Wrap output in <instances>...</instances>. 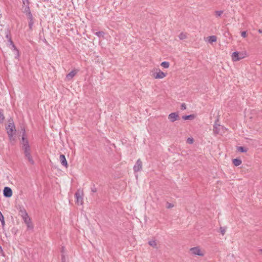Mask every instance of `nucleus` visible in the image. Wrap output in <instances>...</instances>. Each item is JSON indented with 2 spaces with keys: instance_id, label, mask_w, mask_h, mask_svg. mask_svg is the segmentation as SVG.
<instances>
[{
  "instance_id": "nucleus-1",
  "label": "nucleus",
  "mask_w": 262,
  "mask_h": 262,
  "mask_svg": "<svg viewBox=\"0 0 262 262\" xmlns=\"http://www.w3.org/2000/svg\"><path fill=\"white\" fill-rule=\"evenodd\" d=\"M151 76L156 79H162L167 76V73L162 71L159 68H154L150 72Z\"/></svg>"
},
{
  "instance_id": "nucleus-2",
  "label": "nucleus",
  "mask_w": 262,
  "mask_h": 262,
  "mask_svg": "<svg viewBox=\"0 0 262 262\" xmlns=\"http://www.w3.org/2000/svg\"><path fill=\"white\" fill-rule=\"evenodd\" d=\"M248 56L246 51H235L231 55V60L233 62H237Z\"/></svg>"
},
{
  "instance_id": "nucleus-3",
  "label": "nucleus",
  "mask_w": 262,
  "mask_h": 262,
  "mask_svg": "<svg viewBox=\"0 0 262 262\" xmlns=\"http://www.w3.org/2000/svg\"><path fill=\"white\" fill-rule=\"evenodd\" d=\"M189 252L192 256H198L201 257H204L206 254L205 250L200 246L191 247L189 249Z\"/></svg>"
},
{
  "instance_id": "nucleus-4",
  "label": "nucleus",
  "mask_w": 262,
  "mask_h": 262,
  "mask_svg": "<svg viewBox=\"0 0 262 262\" xmlns=\"http://www.w3.org/2000/svg\"><path fill=\"white\" fill-rule=\"evenodd\" d=\"M22 144L23 149L24 150L26 156L28 158L29 160H31L32 159L30 152V148L29 145L28 141L24 136L22 137Z\"/></svg>"
},
{
  "instance_id": "nucleus-5",
  "label": "nucleus",
  "mask_w": 262,
  "mask_h": 262,
  "mask_svg": "<svg viewBox=\"0 0 262 262\" xmlns=\"http://www.w3.org/2000/svg\"><path fill=\"white\" fill-rule=\"evenodd\" d=\"M7 133L10 138H12L16 133V129L14 123L12 121H9L6 127Z\"/></svg>"
},
{
  "instance_id": "nucleus-6",
  "label": "nucleus",
  "mask_w": 262,
  "mask_h": 262,
  "mask_svg": "<svg viewBox=\"0 0 262 262\" xmlns=\"http://www.w3.org/2000/svg\"><path fill=\"white\" fill-rule=\"evenodd\" d=\"M168 119L170 122L179 121L180 119L179 112L171 113L168 115Z\"/></svg>"
},
{
  "instance_id": "nucleus-7",
  "label": "nucleus",
  "mask_w": 262,
  "mask_h": 262,
  "mask_svg": "<svg viewBox=\"0 0 262 262\" xmlns=\"http://www.w3.org/2000/svg\"><path fill=\"white\" fill-rule=\"evenodd\" d=\"M148 244L154 249H158L160 247L159 242L155 238L150 239L148 242Z\"/></svg>"
},
{
  "instance_id": "nucleus-8",
  "label": "nucleus",
  "mask_w": 262,
  "mask_h": 262,
  "mask_svg": "<svg viewBox=\"0 0 262 262\" xmlns=\"http://www.w3.org/2000/svg\"><path fill=\"white\" fill-rule=\"evenodd\" d=\"M227 129L223 126L220 125H215L214 127L213 131L215 134H224Z\"/></svg>"
},
{
  "instance_id": "nucleus-9",
  "label": "nucleus",
  "mask_w": 262,
  "mask_h": 262,
  "mask_svg": "<svg viewBox=\"0 0 262 262\" xmlns=\"http://www.w3.org/2000/svg\"><path fill=\"white\" fill-rule=\"evenodd\" d=\"M142 168V162L140 159H139L136 162L134 166V170L135 172L140 171Z\"/></svg>"
},
{
  "instance_id": "nucleus-10",
  "label": "nucleus",
  "mask_w": 262,
  "mask_h": 262,
  "mask_svg": "<svg viewBox=\"0 0 262 262\" xmlns=\"http://www.w3.org/2000/svg\"><path fill=\"white\" fill-rule=\"evenodd\" d=\"M4 195L7 198H10L12 195V191L11 189L8 187H6L4 189Z\"/></svg>"
},
{
  "instance_id": "nucleus-11",
  "label": "nucleus",
  "mask_w": 262,
  "mask_h": 262,
  "mask_svg": "<svg viewBox=\"0 0 262 262\" xmlns=\"http://www.w3.org/2000/svg\"><path fill=\"white\" fill-rule=\"evenodd\" d=\"M24 222L26 223V224L27 225L28 228H32L33 226L31 223V221L28 215L24 216L23 217Z\"/></svg>"
},
{
  "instance_id": "nucleus-12",
  "label": "nucleus",
  "mask_w": 262,
  "mask_h": 262,
  "mask_svg": "<svg viewBox=\"0 0 262 262\" xmlns=\"http://www.w3.org/2000/svg\"><path fill=\"white\" fill-rule=\"evenodd\" d=\"M59 159L61 164L67 167L68 165L65 156L63 155H61L59 157Z\"/></svg>"
},
{
  "instance_id": "nucleus-13",
  "label": "nucleus",
  "mask_w": 262,
  "mask_h": 262,
  "mask_svg": "<svg viewBox=\"0 0 262 262\" xmlns=\"http://www.w3.org/2000/svg\"><path fill=\"white\" fill-rule=\"evenodd\" d=\"M232 162L233 164L235 166H238L242 163V161L241 159L238 158H235L232 160Z\"/></svg>"
},
{
  "instance_id": "nucleus-14",
  "label": "nucleus",
  "mask_w": 262,
  "mask_h": 262,
  "mask_svg": "<svg viewBox=\"0 0 262 262\" xmlns=\"http://www.w3.org/2000/svg\"><path fill=\"white\" fill-rule=\"evenodd\" d=\"M76 71H72L71 72H70L67 76H66V78L68 80H71L73 77L76 75Z\"/></svg>"
},
{
  "instance_id": "nucleus-15",
  "label": "nucleus",
  "mask_w": 262,
  "mask_h": 262,
  "mask_svg": "<svg viewBox=\"0 0 262 262\" xmlns=\"http://www.w3.org/2000/svg\"><path fill=\"white\" fill-rule=\"evenodd\" d=\"M76 201L78 204H82V198L80 196V194L78 193H76Z\"/></svg>"
},
{
  "instance_id": "nucleus-16",
  "label": "nucleus",
  "mask_w": 262,
  "mask_h": 262,
  "mask_svg": "<svg viewBox=\"0 0 262 262\" xmlns=\"http://www.w3.org/2000/svg\"><path fill=\"white\" fill-rule=\"evenodd\" d=\"M160 65L164 69H168L170 66V63L168 61H163L161 63Z\"/></svg>"
},
{
  "instance_id": "nucleus-17",
  "label": "nucleus",
  "mask_w": 262,
  "mask_h": 262,
  "mask_svg": "<svg viewBox=\"0 0 262 262\" xmlns=\"http://www.w3.org/2000/svg\"><path fill=\"white\" fill-rule=\"evenodd\" d=\"M217 40V37L215 36L212 35L208 37V40L210 43L215 42Z\"/></svg>"
},
{
  "instance_id": "nucleus-18",
  "label": "nucleus",
  "mask_w": 262,
  "mask_h": 262,
  "mask_svg": "<svg viewBox=\"0 0 262 262\" xmlns=\"http://www.w3.org/2000/svg\"><path fill=\"white\" fill-rule=\"evenodd\" d=\"M195 117V116L193 114L188 115V116H184L183 117V119L184 120H192L194 119Z\"/></svg>"
},
{
  "instance_id": "nucleus-19",
  "label": "nucleus",
  "mask_w": 262,
  "mask_h": 262,
  "mask_svg": "<svg viewBox=\"0 0 262 262\" xmlns=\"http://www.w3.org/2000/svg\"><path fill=\"white\" fill-rule=\"evenodd\" d=\"M236 149L240 152H246L248 151V149L242 146H238L236 147Z\"/></svg>"
},
{
  "instance_id": "nucleus-20",
  "label": "nucleus",
  "mask_w": 262,
  "mask_h": 262,
  "mask_svg": "<svg viewBox=\"0 0 262 262\" xmlns=\"http://www.w3.org/2000/svg\"><path fill=\"white\" fill-rule=\"evenodd\" d=\"M179 38L181 40H184L187 38V34L185 33H181L179 35Z\"/></svg>"
},
{
  "instance_id": "nucleus-21",
  "label": "nucleus",
  "mask_w": 262,
  "mask_h": 262,
  "mask_svg": "<svg viewBox=\"0 0 262 262\" xmlns=\"http://www.w3.org/2000/svg\"><path fill=\"white\" fill-rule=\"evenodd\" d=\"M19 213L22 217L28 215L26 210L24 208H21L19 210Z\"/></svg>"
},
{
  "instance_id": "nucleus-22",
  "label": "nucleus",
  "mask_w": 262,
  "mask_h": 262,
  "mask_svg": "<svg viewBox=\"0 0 262 262\" xmlns=\"http://www.w3.org/2000/svg\"><path fill=\"white\" fill-rule=\"evenodd\" d=\"M186 142H187V143H188L189 144H191L193 143L194 139L192 137L188 138L186 140Z\"/></svg>"
},
{
  "instance_id": "nucleus-23",
  "label": "nucleus",
  "mask_w": 262,
  "mask_h": 262,
  "mask_svg": "<svg viewBox=\"0 0 262 262\" xmlns=\"http://www.w3.org/2000/svg\"><path fill=\"white\" fill-rule=\"evenodd\" d=\"M223 13V11L222 10H219L215 11V15L216 16L220 17Z\"/></svg>"
},
{
  "instance_id": "nucleus-24",
  "label": "nucleus",
  "mask_w": 262,
  "mask_h": 262,
  "mask_svg": "<svg viewBox=\"0 0 262 262\" xmlns=\"http://www.w3.org/2000/svg\"><path fill=\"white\" fill-rule=\"evenodd\" d=\"M12 46L13 48V51L14 52L15 55L16 56V57H18L19 56L18 51L16 49L14 45H13Z\"/></svg>"
},
{
  "instance_id": "nucleus-25",
  "label": "nucleus",
  "mask_w": 262,
  "mask_h": 262,
  "mask_svg": "<svg viewBox=\"0 0 262 262\" xmlns=\"http://www.w3.org/2000/svg\"><path fill=\"white\" fill-rule=\"evenodd\" d=\"M241 35L243 37L246 38L247 36L246 31H243L241 32Z\"/></svg>"
},
{
  "instance_id": "nucleus-26",
  "label": "nucleus",
  "mask_w": 262,
  "mask_h": 262,
  "mask_svg": "<svg viewBox=\"0 0 262 262\" xmlns=\"http://www.w3.org/2000/svg\"><path fill=\"white\" fill-rule=\"evenodd\" d=\"M96 34L99 36V37H100V36H102L104 34V33L103 32H97L96 33Z\"/></svg>"
},
{
  "instance_id": "nucleus-27",
  "label": "nucleus",
  "mask_w": 262,
  "mask_h": 262,
  "mask_svg": "<svg viewBox=\"0 0 262 262\" xmlns=\"http://www.w3.org/2000/svg\"><path fill=\"white\" fill-rule=\"evenodd\" d=\"M0 221H1V222H3V221H5L4 217L3 215L0 217Z\"/></svg>"
},
{
  "instance_id": "nucleus-28",
  "label": "nucleus",
  "mask_w": 262,
  "mask_h": 262,
  "mask_svg": "<svg viewBox=\"0 0 262 262\" xmlns=\"http://www.w3.org/2000/svg\"><path fill=\"white\" fill-rule=\"evenodd\" d=\"M1 223H2V226L3 227H4L5 225V221H3V222H1Z\"/></svg>"
},
{
  "instance_id": "nucleus-29",
  "label": "nucleus",
  "mask_w": 262,
  "mask_h": 262,
  "mask_svg": "<svg viewBox=\"0 0 262 262\" xmlns=\"http://www.w3.org/2000/svg\"><path fill=\"white\" fill-rule=\"evenodd\" d=\"M182 107L184 109L186 108V106H185V104H183L182 105Z\"/></svg>"
},
{
  "instance_id": "nucleus-30",
  "label": "nucleus",
  "mask_w": 262,
  "mask_h": 262,
  "mask_svg": "<svg viewBox=\"0 0 262 262\" xmlns=\"http://www.w3.org/2000/svg\"><path fill=\"white\" fill-rule=\"evenodd\" d=\"M2 252H3V249H2V247L0 246V253H1Z\"/></svg>"
},
{
  "instance_id": "nucleus-31",
  "label": "nucleus",
  "mask_w": 262,
  "mask_h": 262,
  "mask_svg": "<svg viewBox=\"0 0 262 262\" xmlns=\"http://www.w3.org/2000/svg\"><path fill=\"white\" fill-rule=\"evenodd\" d=\"M25 10H26V11L29 10V7H28V6H26V8H25Z\"/></svg>"
},
{
  "instance_id": "nucleus-32",
  "label": "nucleus",
  "mask_w": 262,
  "mask_h": 262,
  "mask_svg": "<svg viewBox=\"0 0 262 262\" xmlns=\"http://www.w3.org/2000/svg\"><path fill=\"white\" fill-rule=\"evenodd\" d=\"M172 206H171V205H169L168 206V208H170V207H172Z\"/></svg>"
},
{
  "instance_id": "nucleus-33",
  "label": "nucleus",
  "mask_w": 262,
  "mask_h": 262,
  "mask_svg": "<svg viewBox=\"0 0 262 262\" xmlns=\"http://www.w3.org/2000/svg\"><path fill=\"white\" fill-rule=\"evenodd\" d=\"M2 213H1V212L0 211V217L2 215Z\"/></svg>"
},
{
  "instance_id": "nucleus-34",
  "label": "nucleus",
  "mask_w": 262,
  "mask_h": 262,
  "mask_svg": "<svg viewBox=\"0 0 262 262\" xmlns=\"http://www.w3.org/2000/svg\"><path fill=\"white\" fill-rule=\"evenodd\" d=\"M259 32L260 33H262V31H260V30H259Z\"/></svg>"
}]
</instances>
